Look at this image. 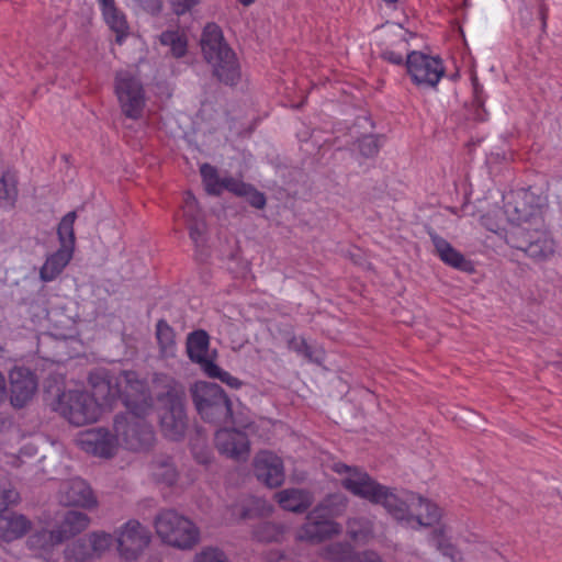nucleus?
I'll return each instance as SVG.
<instances>
[{"label": "nucleus", "mask_w": 562, "mask_h": 562, "mask_svg": "<svg viewBox=\"0 0 562 562\" xmlns=\"http://www.w3.org/2000/svg\"><path fill=\"white\" fill-rule=\"evenodd\" d=\"M92 398L98 408L111 409L117 401L124 407H132L137 414L144 413L148 406V386L135 371L123 370L119 373L104 368L95 369L89 374Z\"/></svg>", "instance_id": "obj_1"}, {"label": "nucleus", "mask_w": 562, "mask_h": 562, "mask_svg": "<svg viewBox=\"0 0 562 562\" xmlns=\"http://www.w3.org/2000/svg\"><path fill=\"white\" fill-rule=\"evenodd\" d=\"M157 401V413L162 435L180 441L188 428L186 408L187 393L184 385L168 374H156L154 379Z\"/></svg>", "instance_id": "obj_2"}, {"label": "nucleus", "mask_w": 562, "mask_h": 562, "mask_svg": "<svg viewBox=\"0 0 562 562\" xmlns=\"http://www.w3.org/2000/svg\"><path fill=\"white\" fill-rule=\"evenodd\" d=\"M201 48L204 59L212 66L213 76L226 86H236L241 76L240 66L216 23H207L203 29Z\"/></svg>", "instance_id": "obj_3"}, {"label": "nucleus", "mask_w": 562, "mask_h": 562, "mask_svg": "<svg viewBox=\"0 0 562 562\" xmlns=\"http://www.w3.org/2000/svg\"><path fill=\"white\" fill-rule=\"evenodd\" d=\"M548 198L539 188H521L505 196L504 213L512 224L544 226L543 212Z\"/></svg>", "instance_id": "obj_4"}, {"label": "nucleus", "mask_w": 562, "mask_h": 562, "mask_svg": "<svg viewBox=\"0 0 562 562\" xmlns=\"http://www.w3.org/2000/svg\"><path fill=\"white\" fill-rule=\"evenodd\" d=\"M192 402L201 418L216 426L233 422L232 401L216 383L196 382L191 387Z\"/></svg>", "instance_id": "obj_5"}, {"label": "nucleus", "mask_w": 562, "mask_h": 562, "mask_svg": "<svg viewBox=\"0 0 562 562\" xmlns=\"http://www.w3.org/2000/svg\"><path fill=\"white\" fill-rule=\"evenodd\" d=\"M153 407V398L148 391V406L144 413L137 414L132 407L114 417V429L121 436L127 449L133 451L148 449L154 440L155 432L146 416Z\"/></svg>", "instance_id": "obj_6"}, {"label": "nucleus", "mask_w": 562, "mask_h": 562, "mask_svg": "<svg viewBox=\"0 0 562 562\" xmlns=\"http://www.w3.org/2000/svg\"><path fill=\"white\" fill-rule=\"evenodd\" d=\"M155 528L165 543L179 549H191L200 538L193 522L173 509L159 512L155 518Z\"/></svg>", "instance_id": "obj_7"}, {"label": "nucleus", "mask_w": 562, "mask_h": 562, "mask_svg": "<svg viewBox=\"0 0 562 562\" xmlns=\"http://www.w3.org/2000/svg\"><path fill=\"white\" fill-rule=\"evenodd\" d=\"M52 408L77 427L97 422L100 415L95 398H92L86 391L75 390L60 393L52 403Z\"/></svg>", "instance_id": "obj_8"}, {"label": "nucleus", "mask_w": 562, "mask_h": 562, "mask_svg": "<svg viewBox=\"0 0 562 562\" xmlns=\"http://www.w3.org/2000/svg\"><path fill=\"white\" fill-rule=\"evenodd\" d=\"M114 88L122 113L131 120L140 119L146 101L140 80L127 72L117 74Z\"/></svg>", "instance_id": "obj_9"}, {"label": "nucleus", "mask_w": 562, "mask_h": 562, "mask_svg": "<svg viewBox=\"0 0 562 562\" xmlns=\"http://www.w3.org/2000/svg\"><path fill=\"white\" fill-rule=\"evenodd\" d=\"M406 71L416 86L435 88L445 75L442 59L439 56H429L418 50L406 55Z\"/></svg>", "instance_id": "obj_10"}, {"label": "nucleus", "mask_w": 562, "mask_h": 562, "mask_svg": "<svg viewBox=\"0 0 562 562\" xmlns=\"http://www.w3.org/2000/svg\"><path fill=\"white\" fill-rule=\"evenodd\" d=\"M112 544V536L104 531H93L69 542L64 549L67 562H90L102 557Z\"/></svg>", "instance_id": "obj_11"}, {"label": "nucleus", "mask_w": 562, "mask_h": 562, "mask_svg": "<svg viewBox=\"0 0 562 562\" xmlns=\"http://www.w3.org/2000/svg\"><path fill=\"white\" fill-rule=\"evenodd\" d=\"M117 551L125 561H135L148 547L150 542V532L137 520L125 522L116 538Z\"/></svg>", "instance_id": "obj_12"}, {"label": "nucleus", "mask_w": 562, "mask_h": 562, "mask_svg": "<svg viewBox=\"0 0 562 562\" xmlns=\"http://www.w3.org/2000/svg\"><path fill=\"white\" fill-rule=\"evenodd\" d=\"M338 473L349 472L350 475L341 481L345 490L352 493L355 496L367 499L372 504H378L386 486L380 484L367 472L360 471L357 468H350L346 464L336 468Z\"/></svg>", "instance_id": "obj_13"}, {"label": "nucleus", "mask_w": 562, "mask_h": 562, "mask_svg": "<svg viewBox=\"0 0 562 562\" xmlns=\"http://www.w3.org/2000/svg\"><path fill=\"white\" fill-rule=\"evenodd\" d=\"M254 473L259 482L270 488L281 486L285 479L283 461L270 451H260L256 456Z\"/></svg>", "instance_id": "obj_14"}, {"label": "nucleus", "mask_w": 562, "mask_h": 562, "mask_svg": "<svg viewBox=\"0 0 562 562\" xmlns=\"http://www.w3.org/2000/svg\"><path fill=\"white\" fill-rule=\"evenodd\" d=\"M422 501L423 497L413 492L403 491L398 495L386 486L376 505H382L395 519L404 520L415 515L416 502Z\"/></svg>", "instance_id": "obj_15"}, {"label": "nucleus", "mask_w": 562, "mask_h": 562, "mask_svg": "<svg viewBox=\"0 0 562 562\" xmlns=\"http://www.w3.org/2000/svg\"><path fill=\"white\" fill-rule=\"evenodd\" d=\"M10 383L11 404L16 408L24 407L37 389L36 376L26 368H15L10 372Z\"/></svg>", "instance_id": "obj_16"}, {"label": "nucleus", "mask_w": 562, "mask_h": 562, "mask_svg": "<svg viewBox=\"0 0 562 562\" xmlns=\"http://www.w3.org/2000/svg\"><path fill=\"white\" fill-rule=\"evenodd\" d=\"M215 447L218 452L234 460H246L249 454V440L245 432L236 429H218L215 432Z\"/></svg>", "instance_id": "obj_17"}, {"label": "nucleus", "mask_w": 562, "mask_h": 562, "mask_svg": "<svg viewBox=\"0 0 562 562\" xmlns=\"http://www.w3.org/2000/svg\"><path fill=\"white\" fill-rule=\"evenodd\" d=\"M81 448L88 453L112 458L117 447V438L104 428L91 429L80 438Z\"/></svg>", "instance_id": "obj_18"}, {"label": "nucleus", "mask_w": 562, "mask_h": 562, "mask_svg": "<svg viewBox=\"0 0 562 562\" xmlns=\"http://www.w3.org/2000/svg\"><path fill=\"white\" fill-rule=\"evenodd\" d=\"M338 532V525L333 519L318 513L313 515V509L307 514L306 521L302 525L299 537L310 542H322Z\"/></svg>", "instance_id": "obj_19"}, {"label": "nucleus", "mask_w": 562, "mask_h": 562, "mask_svg": "<svg viewBox=\"0 0 562 562\" xmlns=\"http://www.w3.org/2000/svg\"><path fill=\"white\" fill-rule=\"evenodd\" d=\"M428 235L435 247V254L440 260L457 270L472 273L475 271L474 265L470 259L457 250L447 239L439 236L435 231L429 229Z\"/></svg>", "instance_id": "obj_20"}, {"label": "nucleus", "mask_w": 562, "mask_h": 562, "mask_svg": "<svg viewBox=\"0 0 562 562\" xmlns=\"http://www.w3.org/2000/svg\"><path fill=\"white\" fill-rule=\"evenodd\" d=\"M60 502L65 506L90 508L95 505V498L88 483L81 479L66 482L61 490Z\"/></svg>", "instance_id": "obj_21"}, {"label": "nucleus", "mask_w": 562, "mask_h": 562, "mask_svg": "<svg viewBox=\"0 0 562 562\" xmlns=\"http://www.w3.org/2000/svg\"><path fill=\"white\" fill-rule=\"evenodd\" d=\"M61 543L63 541L56 529L48 530L45 528L31 533L26 540L27 548L48 562L54 560L55 550Z\"/></svg>", "instance_id": "obj_22"}, {"label": "nucleus", "mask_w": 562, "mask_h": 562, "mask_svg": "<svg viewBox=\"0 0 562 562\" xmlns=\"http://www.w3.org/2000/svg\"><path fill=\"white\" fill-rule=\"evenodd\" d=\"M210 347V335L204 329H196L188 334L186 341V349L188 358L201 367L202 370L207 367V363L213 362L207 357Z\"/></svg>", "instance_id": "obj_23"}, {"label": "nucleus", "mask_w": 562, "mask_h": 562, "mask_svg": "<svg viewBox=\"0 0 562 562\" xmlns=\"http://www.w3.org/2000/svg\"><path fill=\"white\" fill-rule=\"evenodd\" d=\"M31 521L23 515L0 512V538L7 542L22 538L30 529Z\"/></svg>", "instance_id": "obj_24"}, {"label": "nucleus", "mask_w": 562, "mask_h": 562, "mask_svg": "<svg viewBox=\"0 0 562 562\" xmlns=\"http://www.w3.org/2000/svg\"><path fill=\"white\" fill-rule=\"evenodd\" d=\"M313 494L303 488H286L278 493L279 505L288 512L305 513L313 504Z\"/></svg>", "instance_id": "obj_25"}, {"label": "nucleus", "mask_w": 562, "mask_h": 562, "mask_svg": "<svg viewBox=\"0 0 562 562\" xmlns=\"http://www.w3.org/2000/svg\"><path fill=\"white\" fill-rule=\"evenodd\" d=\"M90 525L87 514L78 510H68L55 528L63 542L85 531Z\"/></svg>", "instance_id": "obj_26"}, {"label": "nucleus", "mask_w": 562, "mask_h": 562, "mask_svg": "<svg viewBox=\"0 0 562 562\" xmlns=\"http://www.w3.org/2000/svg\"><path fill=\"white\" fill-rule=\"evenodd\" d=\"M101 16L109 30L115 34V43L122 45L130 35L126 13L116 4L101 12Z\"/></svg>", "instance_id": "obj_27"}, {"label": "nucleus", "mask_w": 562, "mask_h": 562, "mask_svg": "<svg viewBox=\"0 0 562 562\" xmlns=\"http://www.w3.org/2000/svg\"><path fill=\"white\" fill-rule=\"evenodd\" d=\"M543 227H533V238L525 252L528 257L536 260H546L554 252V243Z\"/></svg>", "instance_id": "obj_28"}, {"label": "nucleus", "mask_w": 562, "mask_h": 562, "mask_svg": "<svg viewBox=\"0 0 562 562\" xmlns=\"http://www.w3.org/2000/svg\"><path fill=\"white\" fill-rule=\"evenodd\" d=\"M227 191L236 196L246 198L250 206L262 210L267 204V198L263 192L257 190L252 184L243 180H232L226 183Z\"/></svg>", "instance_id": "obj_29"}, {"label": "nucleus", "mask_w": 562, "mask_h": 562, "mask_svg": "<svg viewBox=\"0 0 562 562\" xmlns=\"http://www.w3.org/2000/svg\"><path fill=\"white\" fill-rule=\"evenodd\" d=\"M72 249L61 247L47 258L41 268L40 276L45 282L53 281L68 265L72 257Z\"/></svg>", "instance_id": "obj_30"}, {"label": "nucleus", "mask_w": 562, "mask_h": 562, "mask_svg": "<svg viewBox=\"0 0 562 562\" xmlns=\"http://www.w3.org/2000/svg\"><path fill=\"white\" fill-rule=\"evenodd\" d=\"M200 175L202 178V182L204 184L205 191L210 195L218 196L222 194L223 190L227 191L226 183L232 180H237L234 177H224L221 178L217 169L205 162L200 167Z\"/></svg>", "instance_id": "obj_31"}, {"label": "nucleus", "mask_w": 562, "mask_h": 562, "mask_svg": "<svg viewBox=\"0 0 562 562\" xmlns=\"http://www.w3.org/2000/svg\"><path fill=\"white\" fill-rule=\"evenodd\" d=\"M348 504L347 497L341 493L327 495L319 504L313 508V515L321 513L328 518L340 516Z\"/></svg>", "instance_id": "obj_32"}, {"label": "nucleus", "mask_w": 562, "mask_h": 562, "mask_svg": "<svg viewBox=\"0 0 562 562\" xmlns=\"http://www.w3.org/2000/svg\"><path fill=\"white\" fill-rule=\"evenodd\" d=\"M533 238V226L527 224H513L506 233V243L517 250L526 252Z\"/></svg>", "instance_id": "obj_33"}, {"label": "nucleus", "mask_w": 562, "mask_h": 562, "mask_svg": "<svg viewBox=\"0 0 562 562\" xmlns=\"http://www.w3.org/2000/svg\"><path fill=\"white\" fill-rule=\"evenodd\" d=\"M153 477L157 483L167 486L177 482L178 471L170 458H161L153 462Z\"/></svg>", "instance_id": "obj_34"}, {"label": "nucleus", "mask_w": 562, "mask_h": 562, "mask_svg": "<svg viewBox=\"0 0 562 562\" xmlns=\"http://www.w3.org/2000/svg\"><path fill=\"white\" fill-rule=\"evenodd\" d=\"M324 557L330 562H355L357 553L349 542L336 541L324 549Z\"/></svg>", "instance_id": "obj_35"}, {"label": "nucleus", "mask_w": 562, "mask_h": 562, "mask_svg": "<svg viewBox=\"0 0 562 562\" xmlns=\"http://www.w3.org/2000/svg\"><path fill=\"white\" fill-rule=\"evenodd\" d=\"M76 218V211L68 212L66 215L61 217L57 228V235L60 246L72 250L75 248L76 241L74 229Z\"/></svg>", "instance_id": "obj_36"}, {"label": "nucleus", "mask_w": 562, "mask_h": 562, "mask_svg": "<svg viewBox=\"0 0 562 562\" xmlns=\"http://www.w3.org/2000/svg\"><path fill=\"white\" fill-rule=\"evenodd\" d=\"M19 194L18 190V177L15 172L11 170L0 171V203L2 201L11 202L12 204L16 201Z\"/></svg>", "instance_id": "obj_37"}, {"label": "nucleus", "mask_w": 562, "mask_h": 562, "mask_svg": "<svg viewBox=\"0 0 562 562\" xmlns=\"http://www.w3.org/2000/svg\"><path fill=\"white\" fill-rule=\"evenodd\" d=\"M283 536V528L271 521H261L254 527L252 537L259 542H278Z\"/></svg>", "instance_id": "obj_38"}, {"label": "nucleus", "mask_w": 562, "mask_h": 562, "mask_svg": "<svg viewBox=\"0 0 562 562\" xmlns=\"http://www.w3.org/2000/svg\"><path fill=\"white\" fill-rule=\"evenodd\" d=\"M160 43L170 46L171 53L176 58H181L187 54V38L175 31H165L160 35Z\"/></svg>", "instance_id": "obj_39"}, {"label": "nucleus", "mask_w": 562, "mask_h": 562, "mask_svg": "<svg viewBox=\"0 0 562 562\" xmlns=\"http://www.w3.org/2000/svg\"><path fill=\"white\" fill-rule=\"evenodd\" d=\"M424 508L425 513L417 512L416 518L419 525L422 526H432L434 524L438 522L441 517V510L440 508L429 502L428 499L423 498L422 502H416V508Z\"/></svg>", "instance_id": "obj_40"}, {"label": "nucleus", "mask_w": 562, "mask_h": 562, "mask_svg": "<svg viewBox=\"0 0 562 562\" xmlns=\"http://www.w3.org/2000/svg\"><path fill=\"white\" fill-rule=\"evenodd\" d=\"M156 338L161 351L167 352L175 347L176 333L164 318L159 319L156 324Z\"/></svg>", "instance_id": "obj_41"}, {"label": "nucleus", "mask_w": 562, "mask_h": 562, "mask_svg": "<svg viewBox=\"0 0 562 562\" xmlns=\"http://www.w3.org/2000/svg\"><path fill=\"white\" fill-rule=\"evenodd\" d=\"M203 371L209 378L217 379L232 389L238 390L243 385V382L238 378L233 376L229 372L220 368L214 361L207 363V367H205Z\"/></svg>", "instance_id": "obj_42"}, {"label": "nucleus", "mask_w": 562, "mask_h": 562, "mask_svg": "<svg viewBox=\"0 0 562 562\" xmlns=\"http://www.w3.org/2000/svg\"><path fill=\"white\" fill-rule=\"evenodd\" d=\"M381 144L375 135H366L358 140L360 154L366 158H373L378 155Z\"/></svg>", "instance_id": "obj_43"}, {"label": "nucleus", "mask_w": 562, "mask_h": 562, "mask_svg": "<svg viewBox=\"0 0 562 562\" xmlns=\"http://www.w3.org/2000/svg\"><path fill=\"white\" fill-rule=\"evenodd\" d=\"M288 347L289 349L295 351L297 355H302L311 362H321L319 359L313 357V349L304 338H297L295 336L291 337L288 340Z\"/></svg>", "instance_id": "obj_44"}, {"label": "nucleus", "mask_w": 562, "mask_h": 562, "mask_svg": "<svg viewBox=\"0 0 562 562\" xmlns=\"http://www.w3.org/2000/svg\"><path fill=\"white\" fill-rule=\"evenodd\" d=\"M434 540L436 541L437 549L445 555L452 560L456 559L458 551L456 547L446 539L441 529L434 530Z\"/></svg>", "instance_id": "obj_45"}, {"label": "nucleus", "mask_w": 562, "mask_h": 562, "mask_svg": "<svg viewBox=\"0 0 562 562\" xmlns=\"http://www.w3.org/2000/svg\"><path fill=\"white\" fill-rule=\"evenodd\" d=\"M183 215L187 221L202 218L201 210L198 207V200L191 192L186 193Z\"/></svg>", "instance_id": "obj_46"}, {"label": "nucleus", "mask_w": 562, "mask_h": 562, "mask_svg": "<svg viewBox=\"0 0 562 562\" xmlns=\"http://www.w3.org/2000/svg\"><path fill=\"white\" fill-rule=\"evenodd\" d=\"M194 562H228L225 553L217 548H207L203 550Z\"/></svg>", "instance_id": "obj_47"}, {"label": "nucleus", "mask_w": 562, "mask_h": 562, "mask_svg": "<svg viewBox=\"0 0 562 562\" xmlns=\"http://www.w3.org/2000/svg\"><path fill=\"white\" fill-rule=\"evenodd\" d=\"M18 498L19 494L14 490L7 488L0 476V512L14 504Z\"/></svg>", "instance_id": "obj_48"}, {"label": "nucleus", "mask_w": 562, "mask_h": 562, "mask_svg": "<svg viewBox=\"0 0 562 562\" xmlns=\"http://www.w3.org/2000/svg\"><path fill=\"white\" fill-rule=\"evenodd\" d=\"M202 0H170L171 10L177 15H183Z\"/></svg>", "instance_id": "obj_49"}, {"label": "nucleus", "mask_w": 562, "mask_h": 562, "mask_svg": "<svg viewBox=\"0 0 562 562\" xmlns=\"http://www.w3.org/2000/svg\"><path fill=\"white\" fill-rule=\"evenodd\" d=\"M187 222H188L189 236L195 244H198L203 234L204 223H203L202 218L189 220Z\"/></svg>", "instance_id": "obj_50"}, {"label": "nucleus", "mask_w": 562, "mask_h": 562, "mask_svg": "<svg viewBox=\"0 0 562 562\" xmlns=\"http://www.w3.org/2000/svg\"><path fill=\"white\" fill-rule=\"evenodd\" d=\"M380 56L383 60L396 66H405L406 63V58L403 57L402 53L395 52L390 48L383 49Z\"/></svg>", "instance_id": "obj_51"}, {"label": "nucleus", "mask_w": 562, "mask_h": 562, "mask_svg": "<svg viewBox=\"0 0 562 562\" xmlns=\"http://www.w3.org/2000/svg\"><path fill=\"white\" fill-rule=\"evenodd\" d=\"M473 83V95H474V103L477 108L483 109L484 102H485V95L483 91V87L479 83L476 78L472 79Z\"/></svg>", "instance_id": "obj_52"}, {"label": "nucleus", "mask_w": 562, "mask_h": 562, "mask_svg": "<svg viewBox=\"0 0 562 562\" xmlns=\"http://www.w3.org/2000/svg\"><path fill=\"white\" fill-rule=\"evenodd\" d=\"M100 12L117 4L116 0H97Z\"/></svg>", "instance_id": "obj_53"}, {"label": "nucleus", "mask_w": 562, "mask_h": 562, "mask_svg": "<svg viewBox=\"0 0 562 562\" xmlns=\"http://www.w3.org/2000/svg\"><path fill=\"white\" fill-rule=\"evenodd\" d=\"M7 397V382L2 372H0V403Z\"/></svg>", "instance_id": "obj_54"}, {"label": "nucleus", "mask_w": 562, "mask_h": 562, "mask_svg": "<svg viewBox=\"0 0 562 562\" xmlns=\"http://www.w3.org/2000/svg\"><path fill=\"white\" fill-rule=\"evenodd\" d=\"M256 515V510L252 508L244 507L240 513V518L243 519H250L254 518Z\"/></svg>", "instance_id": "obj_55"}, {"label": "nucleus", "mask_w": 562, "mask_h": 562, "mask_svg": "<svg viewBox=\"0 0 562 562\" xmlns=\"http://www.w3.org/2000/svg\"><path fill=\"white\" fill-rule=\"evenodd\" d=\"M362 562H382L376 554H367Z\"/></svg>", "instance_id": "obj_56"}, {"label": "nucleus", "mask_w": 562, "mask_h": 562, "mask_svg": "<svg viewBox=\"0 0 562 562\" xmlns=\"http://www.w3.org/2000/svg\"><path fill=\"white\" fill-rule=\"evenodd\" d=\"M243 5L249 7L255 2V0H238Z\"/></svg>", "instance_id": "obj_57"}, {"label": "nucleus", "mask_w": 562, "mask_h": 562, "mask_svg": "<svg viewBox=\"0 0 562 562\" xmlns=\"http://www.w3.org/2000/svg\"><path fill=\"white\" fill-rule=\"evenodd\" d=\"M385 3L387 4H393V3H396L397 0H383Z\"/></svg>", "instance_id": "obj_58"}, {"label": "nucleus", "mask_w": 562, "mask_h": 562, "mask_svg": "<svg viewBox=\"0 0 562 562\" xmlns=\"http://www.w3.org/2000/svg\"><path fill=\"white\" fill-rule=\"evenodd\" d=\"M200 462L201 463H206L207 462V458L201 459Z\"/></svg>", "instance_id": "obj_59"}, {"label": "nucleus", "mask_w": 562, "mask_h": 562, "mask_svg": "<svg viewBox=\"0 0 562 562\" xmlns=\"http://www.w3.org/2000/svg\"><path fill=\"white\" fill-rule=\"evenodd\" d=\"M542 20H544V15L542 14ZM542 24L544 25L546 24V21H542Z\"/></svg>", "instance_id": "obj_60"}]
</instances>
